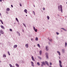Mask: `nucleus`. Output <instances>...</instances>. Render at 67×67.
<instances>
[{
    "mask_svg": "<svg viewBox=\"0 0 67 67\" xmlns=\"http://www.w3.org/2000/svg\"><path fill=\"white\" fill-rule=\"evenodd\" d=\"M58 9L59 10H60L61 9V12H63V7H62V5H61L60 6H58Z\"/></svg>",
    "mask_w": 67,
    "mask_h": 67,
    "instance_id": "1",
    "label": "nucleus"
},
{
    "mask_svg": "<svg viewBox=\"0 0 67 67\" xmlns=\"http://www.w3.org/2000/svg\"><path fill=\"white\" fill-rule=\"evenodd\" d=\"M59 66L60 67H63L62 65V61L61 60H59Z\"/></svg>",
    "mask_w": 67,
    "mask_h": 67,
    "instance_id": "2",
    "label": "nucleus"
},
{
    "mask_svg": "<svg viewBox=\"0 0 67 67\" xmlns=\"http://www.w3.org/2000/svg\"><path fill=\"white\" fill-rule=\"evenodd\" d=\"M34 29L36 32L37 31V29H35V27H34Z\"/></svg>",
    "mask_w": 67,
    "mask_h": 67,
    "instance_id": "3",
    "label": "nucleus"
},
{
    "mask_svg": "<svg viewBox=\"0 0 67 67\" xmlns=\"http://www.w3.org/2000/svg\"><path fill=\"white\" fill-rule=\"evenodd\" d=\"M42 64L41 65L42 67L43 66V65H45V63H44V62H42Z\"/></svg>",
    "mask_w": 67,
    "mask_h": 67,
    "instance_id": "4",
    "label": "nucleus"
},
{
    "mask_svg": "<svg viewBox=\"0 0 67 67\" xmlns=\"http://www.w3.org/2000/svg\"><path fill=\"white\" fill-rule=\"evenodd\" d=\"M31 65L32 66H34V63L32 62H31Z\"/></svg>",
    "mask_w": 67,
    "mask_h": 67,
    "instance_id": "5",
    "label": "nucleus"
},
{
    "mask_svg": "<svg viewBox=\"0 0 67 67\" xmlns=\"http://www.w3.org/2000/svg\"><path fill=\"white\" fill-rule=\"evenodd\" d=\"M0 32L1 33V34H3V33H4L3 32V31H2V30H0Z\"/></svg>",
    "mask_w": 67,
    "mask_h": 67,
    "instance_id": "6",
    "label": "nucleus"
},
{
    "mask_svg": "<svg viewBox=\"0 0 67 67\" xmlns=\"http://www.w3.org/2000/svg\"><path fill=\"white\" fill-rule=\"evenodd\" d=\"M25 46L26 48H28V47L29 46V45H28V44H26Z\"/></svg>",
    "mask_w": 67,
    "mask_h": 67,
    "instance_id": "7",
    "label": "nucleus"
},
{
    "mask_svg": "<svg viewBox=\"0 0 67 67\" xmlns=\"http://www.w3.org/2000/svg\"><path fill=\"white\" fill-rule=\"evenodd\" d=\"M31 58L32 60H33V61H35V59H34V57H33V56H32Z\"/></svg>",
    "mask_w": 67,
    "mask_h": 67,
    "instance_id": "8",
    "label": "nucleus"
},
{
    "mask_svg": "<svg viewBox=\"0 0 67 67\" xmlns=\"http://www.w3.org/2000/svg\"><path fill=\"white\" fill-rule=\"evenodd\" d=\"M1 26L2 29H4V27L3 26L1 25Z\"/></svg>",
    "mask_w": 67,
    "mask_h": 67,
    "instance_id": "9",
    "label": "nucleus"
},
{
    "mask_svg": "<svg viewBox=\"0 0 67 67\" xmlns=\"http://www.w3.org/2000/svg\"><path fill=\"white\" fill-rule=\"evenodd\" d=\"M18 34L19 36H20V33H19V32L18 31H17L16 32Z\"/></svg>",
    "mask_w": 67,
    "mask_h": 67,
    "instance_id": "10",
    "label": "nucleus"
},
{
    "mask_svg": "<svg viewBox=\"0 0 67 67\" xmlns=\"http://www.w3.org/2000/svg\"><path fill=\"white\" fill-rule=\"evenodd\" d=\"M46 51H48V49H47V48H48V46H46Z\"/></svg>",
    "mask_w": 67,
    "mask_h": 67,
    "instance_id": "11",
    "label": "nucleus"
},
{
    "mask_svg": "<svg viewBox=\"0 0 67 67\" xmlns=\"http://www.w3.org/2000/svg\"><path fill=\"white\" fill-rule=\"evenodd\" d=\"M57 53L59 54V55H60V53L59 51H57Z\"/></svg>",
    "mask_w": 67,
    "mask_h": 67,
    "instance_id": "12",
    "label": "nucleus"
},
{
    "mask_svg": "<svg viewBox=\"0 0 67 67\" xmlns=\"http://www.w3.org/2000/svg\"><path fill=\"white\" fill-rule=\"evenodd\" d=\"M47 54H48L47 53H46V57L47 58H48V55H47Z\"/></svg>",
    "mask_w": 67,
    "mask_h": 67,
    "instance_id": "13",
    "label": "nucleus"
},
{
    "mask_svg": "<svg viewBox=\"0 0 67 67\" xmlns=\"http://www.w3.org/2000/svg\"><path fill=\"white\" fill-rule=\"evenodd\" d=\"M7 11H10V9H9V8H7Z\"/></svg>",
    "mask_w": 67,
    "mask_h": 67,
    "instance_id": "14",
    "label": "nucleus"
},
{
    "mask_svg": "<svg viewBox=\"0 0 67 67\" xmlns=\"http://www.w3.org/2000/svg\"><path fill=\"white\" fill-rule=\"evenodd\" d=\"M16 65L17 67H19V64L17 63L16 64Z\"/></svg>",
    "mask_w": 67,
    "mask_h": 67,
    "instance_id": "15",
    "label": "nucleus"
},
{
    "mask_svg": "<svg viewBox=\"0 0 67 67\" xmlns=\"http://www.w3.org/2000/svg\"><path fill=\"white\" fill-rule=\"evenodd\" d=\"M24 12H25V13H27V10H26V9H25L24 10Z\"/></svg>",
    "mask_w": 67,
    "mask_h": 67,
    "instance_id": "16",
    "label": "nucleus"
},
{
    "mask_svg": "<svg viewBox=\"0 0 67 67\" xmlns=\"http://www.w3.org/2000/svg\"><path fill=\"white\" fill-rule=\"evenodd\" d=\"M14 48H16V47H17V45H15L14 46Z\"/></svg>",
    "mask_w": 67,
    "mask_h": 67,
    "instance_id": "17",
    "label": "nucleus"
},
{
    "mask_svg": "<svg viewBox=\"0 0 67 67\" xmlns=\"http://www.w3.org/2000/svg\"><path fill=\"white\" fill-rule=\"evenodd\" d=\"M45 63H46V64H47L48 66H49V65H48V62H47L46 61Z\"/></svg>",
    "mask_w": 67,
    "mask_h": 67,
    "instance_id": "18",
    "label": "nucleus"
},
{
    "mask_svg": "<svg viewBox=\"0 0 67 67\" xmlns=\"http://www.w3.org/2000/svg\"><path fill=\"white\" fill-rule=\"evenodd\" d=\"M9 65L10 67H14V66H12V65L11 64H9Z\"/></svg>",
    "mask_w": 67,
    "mask_h": 67,
    "instance_id": "19",
    "label": "nucleus"
},
{
    "mask_svg": "<svg viewBox=\"0 0 67 67\" xmlns=\"http://www.w3.org/2000/svg\"><path fill=\"white\" fill-rule=\"evenodd\" d=\"M37 46L40 48V47H40V44H37Z\"/></svg>",
    "mask_w": 67,
    "mask_h": 67,
    "instance_id": "20",
    "label": "nucleus"
},
{
    "mask_svg": "<svg viewBox=\"0 0 67 67\" xmlns=\"http://www.w3.org/2000/svg\"><path fill=\"white\" fill-rule=\"evenodd\" d=\"M37 64L38 65V66H40V63L39 62H37Z\"/></svg>",
    "mask_w": 67,
    "mask_h": 67,
    "instance_id": "21",
    "label": "nucleus"
},
{
    "mask_svg": "<svg viewBox=\"0 0 67 67\" xmlns=\"http://www.w3.org/2000/svg\"><path fill=\"white\" fill-rule=\"evenodd\" d=\"M16 19L17 22H19V20H18V18H16Z\"/></svg>",
    "mask_w": 67,
    "mask_h": 67,
    "instance_id": "22",
    "label": "nucleus"
},
{
    "mask_svg": "<svg viewBox=\"0 0 67 67\" xmlns=\"http://www.w3.org/2000/svg\"><path fill=\"white\" fill-rule=\"evenodd\" d=\"M35 40H36V41H38V38L36 37V38Z\"/></svg>",
    "mask_w": 67,
    "mask_h": 67,
    "instance_id": "23",
    "label": "nucleus"
},
{
    "mask_svg": "<svg viewBox=\"0 0 67 67\" xmlns=\"http://www.w3.org/2000/svg\"><path fill=\"white\" fill-rule=\"evenodd\" d=\"M40 55H41L42 54V51H40Z\"/></svg>",
    "mask_w": 67,
    "mask_h": 67,
    "instance_id": "24",
    "label": "nucleus"
},
{
    "mask_svg": "<svg viewBox=\"0 0 67 67\" xmlns=\"http://www.w3.org/2000/svg\"><path fill=\"white\" fill-rule=\"evenodd\" d=\"M6 57V55H5V54L3 55V57Z\"/></svg>",
    "mask_w": 67,
    "mask_h": 67,
    "instance_id": "25",
    "label": "nucleus"
},
{
    "mask_svg": "<svg viewBox=\"0 0 67 67\" xmlns=\"http://www.w3.org/2000/svg\"><path fill=\"white\" fill-rule=\"evenodd\" d=\"M47 18L48 19V20H49V17L48 16H47Z\"/></svg>",
    "mask_w": 67,
    "mask_h": 67,
    "instance_id": "26",
    "label": "nucleus"
},
{
    "mask_svg": "<svg viewBox=\"0 0 67 67\" xmlns=\"http://www.w3.org/2000/svg\"><path fill=\"white\" fill-rule=\"evenodd\" d=\"M7 52L8 53V55H10V53H9V51H8Z\"/></svg>",
    "mask_w": 67,
    "mask_h": 67,
    "instance_id": "27",
    "label": "nucleus"
},
{
    "mask_svg": "<svg viewBox=\"0 0 67 67\" xmlns=\"http://www.w3.org/2000/svg\"><path fill=\"white\" fill-rule=\"evenodd\" d=\"M65 47H66V46H67V43H65Z\"/></svg>",
    "mask_w": 67,
    "mask_h": 67,
    "instance_id": "28",
    "label": "nucleus"
},
{
    "mask_svg": "<svg viewBox=\"0 0 67 67\" xmlns=\"http://www.w3.org/2000/svg\"><path fill=\"white\" fill-rule=\"evenodd\" d=\"M0 21L1 22V23H2V24H3V22H2V21L1 20Z\"/></svg>",
    "mask_w": 67,
    "mask_h": 67,
    "instance_id": "29",
    "label": "nucleus"
},
{
    "mask_svg": "<svg viewBox=\"0 0 67 67\" xmlns=\"http://www.w3.org/2000/svg\"><path fill=\"white\" fill-rule=\"evenodd\" d=\"M33 13H34V15H35V12H34V11H33L32 12Z\"/></svg>",
    "mask_w": 67,
    "mask_h": 67,
    "instance_id": "30",
    "label": "nucleus"
},
{
    "mask_svg": "<svg viewBox=\"0 0 67 67\" xmlns=\"http://www.w3.org/2000/svg\"><path fill=\"white\" fill-rule=\"evenodd\" d=\"M23 24L24 26L25 27H26V26L25 25V24Z\"/></svg>",
    "mask_w": 67,
    "mask_h": 67,
    "instance_id": "31",
    "label": "nucleus"
},
{
    "mask_svg": "<svg viewBox=\"0 0 67 67\" xmlns=\"http://www.w3.org/2000/svg\"><path fill=\"white\" fill-rule=\"evenodd\" d=\"M10 31H12V29H10Z\"/></svg>",
    "mask_w": 67,
    "mask_h": 67,
    "instance_id": "32",
    "label": "nucleus"
},
{
    "mask_svg": "<svg viewBox=\"0 0 67 67\" xmlns=\"http://www.w3.org/2000/svg\"><path fill=\"white\" fill-rule=\"evenodd\" d=\"M56 33L57 35H58V34H59V33H58V32H57Z\"/></svg>",
    "mask_w": 67,
    "mask_h": 67,
    "instance_id": "33",
    "label": "nucleus"
},
{
    "mask_svg": "<svg viewBox=\"0 0 67 67\" xmlns=\"http://www.w3.org/2000/svg\"><path fill=\"white\" fill-rule=\"evenodd\" d=\"M20 7H22V4H20Z\"/></svg>",
    "mask_w": 67,
    "mask_h": 67,
    "instance_id": "34",
    "label": "nucleus"
},
{
    "mask_svg": "<svg viewBox=\"0 0 67 67\" xmlns=\"http://www.w3.org/2000/svg\"><path fill=\"white\" fill-rule=\"evenodd\" d=\"M62 52H64V49H62Z\"/></svg>",
    "mask_w": 67,
    "mask_h": 67,
    "instance_id": "35",
    "label": "nucleus"
},
{
    "mask_svg": "<svg viewBox=\"0 0 67 67\" xmlns=\"http://www.w3.org/2000/svg\"><path fill=\"white\" fill-rule=\"evenodd\" d=\"M43 10H45V8H43Z\"/></svg>",
    "mask_w": 67,
    "mask_h": 67,
    "instance_id": "36",
    "label": "nucleus"
},
{
    "mask_svg": "<svg viewBox=\"0 0 67 67\" xmlns=\"http://www.w3.org/2000/svg\"><path fill=\"white\" fill-rule=\"evenodd\" d=\"M50 41H52V40L50 39L49 40Z\"/></svg>",
    "mask_w": 67,
    "mask_h": 67,
    "instance_id": "37",
    "label": "nucleus"
},
{
    "mask_svg": "<svg viewBox=\"0 0 67 67\" xmlns=\"http://www.w3.org/2000/svg\"><path fill=\"white\" fill-rule=\"evenodd\" d=\"M11 6L12 8H13V5H11Z\"/></svg>",
    "mask_w": 67,
    "mask_h": 67,
    "instance_id": "38",
    "label": "nucleus"
},
{
    "mask_svg": "<svg viewBox=\"0 0 67 67\" xmlns=\"http://www.w3.org/2000/svg\"><path fill=\"white\" fill-rule=\"evenodd\" d=\"M50 65H52V63H50Z\"/></svg>",
    "mask_w": 67,
    "mask_h": 67,
    "instance_id": "39",
    "label": "nucleus"
},
{
    "mask_svg": "<svg viewBox=\"0 0 67 67\" xmlns=\"http://www.w3.org/2000/svg\"><path fill=\"white\" fill-rule=\"evenodd\" d=\"M23 32H24V30L23 29Z\"/></svg>",
    "mask_w": 67,
    "mask_h": 67,
    "instance_id": "40",
    "label": "nucleus"
},
{
    "mask_svg": "<svg viewBox=\"0 0 67 67\" xmlns=\"http://www.w3.org/2000/svg\"><path fill=\"white\" fill-rule=\"evenodd\" d=\"M0 2H2V0H0Z\"/></svg>",
    "mask_w": 67,
    "mask_h": 67,
    "instance_id": "41",
    "label": "nucleus"
},
{
    "mask_svg": "<svg viewBox=\"0 0 67 67\" xmlns=\"http://www.w3.org/2000/svg\"><path fill=\"white\" fill-rule=\"evenodd\" d=\"M31 41H32V40H33V39L32 38H31Z\"/></svg>",
    "mask_w": 67,
    "mask_h": 67,
    "instance_id": "42",
    "label": "nucleus"
},
{
    "mask_svg": "<svg viewBox=\"0 0 67 67\" xmlns=\"http://www.w3.org/2000/svg\"><path fill=\"white\" fill-rule=\"evenodd\" d=\"M0 15H1V13H0Z\"/></svg>",
    "mask_w": 67,
    "mask_h": 67,
    "instance_id": "43",
    "label": "nucleus"
},
{
    "mask_svg": "<svg viewBox=\"0 0 67 67\" xmlns=\"http://www.w3.org/2000/svg\"><path fill=\"white\" fill-rule=\"evenodd\" d=\"M62 29H63V30H65V29H64V28H61Z\"/></svg>",
    "mask_w": 67,
    "mask_h": 67,
    "instance_id": "44",
    "label": "nucleus"
},
{
    "mask_svg": "<svg viewBox=\"0 0 67 67\" xmlns=\"http://www.w3.org/2000/svg\"><path fill=\"white\" fill-rule=\"evenodd\" d=\"M49 67H52L51 66H49Z\"/></svg>",
    "mask_w": 67,
    "mask_h": 67,
    "instance_id": "45",
    "label": "nucleus"
},
{
    "mask_svg": "<svg viewBox=\"0 0 67 67\" xmlns=\"http://www.w3.org/2000/svg\"><path fill=\"white\" fill-rule=\"evenodd\" d=\"M26 16H27V15H26Z\"/></svg>",
    "mask_w": 67,
    "mask_h": 67,
    "instance_id": "46",
    "label": "nucleus"
},
{
    "mask_svg": "<svg viewBox=\"0 0 67 67\" xmlns=\"http://www.w3.org/2000/svg\"><path fill=\"white\" fill-rule=\"evenodd\" d=\"M34 5V7H35V6Z\"/></svg>",
    "mask_w": 67,
    "mask_h": 67,
    "instance_id": "47",
    "label": "nucleus"
},
{
    "mask_svg": "<svg viewBox=\"0 0 67 67\" xmlns=\"http://www.w3.org/2000/svg\"><path fill=\"white\" fill-rule=\"evenodd\" d=\"M59 58L60 59V58Z\"/></svg>",
    "mask_w": 67,
    "mask_h": 67,
    "instance_id": "48",
    "label": "nucleus"
},
{
    "mask_svg": "<svg viewBox=\"0 0 67 67\" xmlns=\"http://www.w3.org/2000/svg\"><path fill=\"white\" fill-rule=\"evenodd\" d=\"M3 1V0H2Z\"/></svg>",
    "mask_w": 67,
    "mask_h": 67,
    "instance_id": "49",
    "label": "nucleus"
},
{
    "mask_svg": "<svg viewBox=\"0 0 67 67\" xmlns=\"http://www.w3.org/2000/svg\"><path fill=\"white\" fill-rule=\"evenodd\" d=\"M0 35H1V34H0Z\"/></svg>",
    "mask_w": 67,
    "mask_h": 67,
    "instance_id": "50",
    "label": "nucleus"
}]
</instances>
